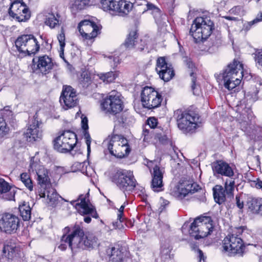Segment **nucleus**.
<instances>
[{"instance_id": "obj_1", "label": "nucleus", "mask_w": 262, "mask_h": 262, "mask_svg": "<svg viewBox=\"0 0 262 262\" xmlns=\"http://www.w3.org/2000/svg\"><path fill=\"white\" fill-rule=\"evenodd\" d=\"M244 73L243 64L239 61L234 60L229 63L222 75L225 88L228 90H231L238 85L243 77L246 78L248 77Z\"/></svg>"}, {"instance_id": "obj_2", "label": "nucleus", "mask_w": 262, "mask_h": 262, "mask_svg": "<svg viewBox=\"0 0 262 262\" xmlns=\"http://www.w3.org/2000/svg\"><path fill=\"white\" fill-rule=\"evenodd\" d=\"M213 29L214 23L209 18L198 17L193 21L190 34L196 42L204 41L211 35Z\"/></svg>"}, {"instance_id": "obj_3", "label": "nucleus", "mask_w": 262, "mask_h": 262, "mask_svg": "<svg viewBox=\"0 0 262 262\" xmlns=\"http://www.w3.org/2000/svg\"><path fill=\"white\" fill-rule=\"evenodd\" d=\"M244 231V227L236 228L232 234L227 236L223 241V251L228 252L231 255H243L245 246L240 235Z\"/></svg>"}, {"instance_id": "obj_4", "label": "nucleus", "mask_w": 262, "mask_h": 262, "mask_svg": "<svg viewBox=\"0 0 262 262\" xmlns=\"http://www.w3.org/2000/svg\"><path fill=\"white\" fill-rule=\"evenodd\" d=\"M103 144L107 147L112 155L117 158H123L130 151L127 139L120 135H115L107 138Z\"/></svg>"}, {"instance_id": "obj_5", "label": "nucleus", "mask_w": 262, "mask_h": 262, "mask_svg": "<svg viewBox=\"0 0 262 262\" xmlns=\"http://www.w3.org/2000/svg\"><path fill=\"white\" fill-rule=\"evenodd\" d=\"M70 203L75 208L79 214L82 215H88L84 218V221L86 223L91 222V217L97 219L98 215L95 207L90 203L89 194H80L77 199L73 200Z\"/></svg>"}, {"instance_id": "obj_6", "label": "nucleus", "mask_w": 262, "mask_h": 262, "mask_svg": "<svg viewBox=\"0 0 262 262\" xmlns=\"http://www.w3.org/2000/svg\"><path fill=\"white\" fill-rule=\"evenodd\" d=\"M213 230L212 221L210 217L196 218L191 224L189 234L196 239L207 236Z\"/></svg>"}, {"instance_id": "obj_7", "label": "nucleus", "mask_w": 262, "mask_h": 262, "mask_svg": "<svg viewBox=\"0 0 262 262\" xmlns=\"http://www.w3.org/2000/svg\"><path fill=\"white\" fill-rule=\"evenodd\" d=\"M111 180L123 191H132L137 185L133 172L125 169L116 170L111 177Z\"/></svg>"}, {"instance_id": "obj_8", "label": "nucleus", "mask_w": 262, "mask_h": 262, "mask_svg": "<svg viewBox=\"0 0 262 262\" xmlns=\"http://www.w3.org/2000/svg\"><path fill=\"white\" fill-rule=\"evenodd\" d=\"M178 127L185 133L193 131L197 126L198 117L193 113L177 110L174 112Z\"/></svg>"}, {"instance_id": "obj_9", "label": "nucleus", "mask_w": 262, "mask_h": 262, "mask_svg": "<svg viewBox=\"0 0 262 262\" xmlns=\"http://www.w3.org/2000/svg\"><path fill=\"white\" fill-rule=\"evenodd\" d=\"M77 143L76 135L69 130H64L54 140L55 149L60 152L70 151Z\"/></svg>"}, {"instance_id": "obj_10", "label": "nucleus", "mask_w": 262, "mask_h": 262, "mask_svg": "<svg viewBox=\"0 0 262 262\" xmlns=\"http://www.w3.org/2000/svg\"><path fill=\"white\" fill-rule=\"evenodd\" d=\"M235 189V180L231 178L226 179L224 187L216 185L213 188L214 199L219 204L223 203L227 198L230 200L233 198Z\"/></svg>"}, {"instance_id": "obj_11", "label": "nucleus", "mask_w": 262, "mask_h": 262, "mask_svg": "<svg viewBox=\"0 0 262 262\" xmlns=\"http://www.w3.org/2000/svg\"><path fill=\"white\" fill-rule=\"evenodd\" d=\"M101 106L105 113L114 115L120 113L123 108V103L120 94L115 91H112L103 99Z\"/></svg>"}, {"instance_id": "obj_12", "label": "nucleus", "mask_w": 262, "mask_h": 262, "mask_svg": "<svg viewBox=\"0 0 262 262\" xmlns=\"http://www.w3.org/2000/svg\"><path fill=\"white\" fill-rule=\"evenodd\" d=\"M15 46L19 52L29 55L35 54L40 48L36 38L32 34L19 36L15 41Z\"/></svg>"}, {"instance_id": "obj_13", "label": "nucleus", "mask_w": 262, "mask_h": 262, "mask_svg": "<svg viewBox=\"0 0 262 262\" xmlns=\"http://www.w3.org/2000/svg\"><path fill=\"white\" fill-rule=\"evenodd\" d=\"M9 16L19 23L26 22L31 17V11L22 1L15 0L11 3L8 10Z\"/></svg>"}, {"instance_id": "obj_14", "label": "nucleus", "mask_w": 262, "mask_h": 262, "mask_svg": "<svg viewBox=\"0 0 262 262\" xmlns=\"http://www.w3.org/2000/svg\"><path fill=\"white\" fill-rule=\"evenodd\" d=\"M83 237V227L80 225H75L70 234L62 235L61 242L67 243L72 250L77 248L84 249Z\"/></svg>"}, {"instance_id": "obj_15", "label": "nucleus", "mask_w": 262, "mask_h": 262, "mask_svg": "<svg viewBox=\"0 0 262 262\" xmlns=\"http://www.w3.org/2000/svg\"><path fill=\"white\" fill-rule=\"evenodd\" d=\"M141 101L143 106L148 109H152L159 107L161 103V95L154 88L146 86L142 91Z\"/></svg>"}, {"instance_id": "obj_16", "label": "nucleus", "mask_w": 262, "mask_h": 262, "mask_svg": "<svg viewBox=\"0 0 262 262\" xmlns=\"http://www.w3.org/2000/svg\"><path fill=\"white\" fill-rule=\"evenodd\" d=\"M201 188L195 183H191L189 181L180 182L174 185L170 189V193L176 198L182 199L186 195L193 193L198 191Z\"/></svg>"}, {"instance_id": "obj_17", "label": "nucleus", "mask_w": 262, "mask_h": 262, "mask_svg": "<svg viewBox=\"0 0 262 262\" xmlns=\"http://www.w3.org/2000/svg\"><path fill=\"white\" fill-rule=\"evenodd\" d=\"M20 220L18 216L11 213H5L0 219V230L7 234H13L19 228Z\"/></svg>"}, {"instance_id": "obj_18", "label": "nucleus", "mask_w": 262, "mask_h": 262, "mask_svg": "<svg viewBox=\"0 0 262 262\" xmlns=\"http://www.w3.org/2000/svg\"><path fill=\"white\" fill-rule=\"evenodd\" d=\"M60 102L64 110L75 106L78 102L76 91L71 86H64L60 97Z\"/></svg>"}, {"instance_id": "obj_19", "label": "nucleus", "mask_w": 262, "mask_h": 262, "mask_svg": "<svg viewBox=\"0 0 262 262\" xmlns=\"http://www.w3.org/2000/svg\"><path fill=\"white\" fill-rule=\"evenodd\" d=\"M79 32L85 39H92L96 37L99 31L98 26L89 20L81 21L78 26Z\"/></svg>"}, {"instance_id": "obj_20", "label": "nucleus", "mask_w": 262, "mask_h": 262, "mask_svg": "<svg viewBox=\"0 0 262 262\" xmlns=\"http://www.w3.org/2000/svg\"><path fill=\"white\" fill-rule=\"evenodd\" d=\"M156 70L160 78L164 81H169L174 74L171 66L166 62L164 57H160L157 59Z\"/></svg>"}, {"instance_id": "obj_21", "label": "nucleus", "mask_w": 262, "mask_h": 262, "mask_svg": "<svg viewBox=\"0 0 262 262\" xmlns=\"http://www.w3.org/2000/svg\"><path fill=\"white\" fill-rule=\"evenodd\" d=\"M13 118V114L10 110L9 107L7 106L0 110V137L2 138L7 135L10 131L9 127L6 121Z\"/></svg>"}, {"instance_id": "obj_22", "label": "nucleus", "mask_w": 262, "mask_h": 262, "mask_svg": "<svg viewBox=\"0 0 262 262\" xmlns=\"http://www.w3.org/2000/svg\"><path fill=\"white\" fill-rule=\"evenodd\" d=\"M164 170L158 165L153 168L151 187L154 191L159 192L163 189V178Z\"/></svg>"}, {"instance_id": "obj_23", "label": "nucleus", "mask_w": 262, "mask_h": 262, "mask_svg": "<svg viewBox=\"0 0 262 262\" xmlns=\"http://www.w3.org/2000/svg\"><path fill=\"white\" fill-rule=\"evenodd\" d=\"M24 135L28 142H33L41 139L42 137V131L39 128L38 122L34 120Z\"/></svg>"}, {"instance_id": "obj_24", "label": "nucleus", "mask_w": 262, "mask_h": 262, "mask_svg": "<svg viewBox=\"0 0 262 262\" xmlns=\"http://www.w3.org/2000/svg\"><path fill=\"white\" fill-rule=\"evenodd\" d=\"M16 188L11 186L4 179L0 178V199L6 201L14 200Z\"/></svg>"}, {"instance_id": "obj_25", "label": "nucleus", "mask_w": 262, "mask_h": 262, "mask_svg": "<svg viewBox=\"0 0 262 262\" xmlns=\"http://www.w3.org/2000/svg\"><path fill=\"white\" fill-rule=\"evenodd\" d=\"M3 253L8 259H13L21 256V250L15 243L7 241L4 246Z\"/></svg>"}, {"instance_id": "obj_26", "label": "nucleus", "mask_w": 262, "mask_h": 262, "mask_svg": "<svg viewBox=\"0 0 262 262\" xmlns=\"http://www.w3.org/2000/svg\"><path fill=\"white\" fill-rule=\"evenodd\" d=\"M212 170L214 173L231 178L234 175L232 168L227 163L223 161H217L212 164Z\"/></svg>"}, {"instance_id": "obj_27", "label": "nucleus", "mask_w": 262, "mask_h": 262, "mask_svg": "<svg viewBox=\"0 0 262 262\" xmlns=\"http://www.w3.org/2000/svg\"><path fill=\"white\" fill-rule=\"evenodd\" d=\"M246 206L252 213L262 214V199L248 196Z\"/></svg>"}, {"instance_id": "obj_28", "label": "nucleus", "mask_w": 262, "mask_h": 262, "mask_svg": "<svg viewBox=\"0 0 262 262\" xmlns=\"http://www.w3.org/2000/svg\"><path fill=\"white\" fill-rule=\"evenodd\" d=\"M53 62L48 56L39 57L37 63V69L42 74L49 73L52 69Z\"/></svg>"}, {"instance_id": "obj_29", "label": "nucleus", "mask_w": 262, "mask_h": 262, "mask_svg": "<svg viewBox=\"0 0 262 262\" xmlns=\"http://www.w3.org/2000/svg\"><path fill=\"white\" fill-rule=\"evenodd\" d=\"M37 181L41 187H47L50 185V181L48 176V172L43 166H39V168L36 171Z\"/></svg>"}, {"instance_id": "obj_30", "label": "nucleus", "mask_w": 262, "mask_h": 262, "mask_svg": "<svg viewBox=\"0 0 262 262\" xmlns=\"http://www.w3.org/2000/svg\"><path fill=\"white\" fill-rule=\"evenodd\" d=\"M47 196V203L51 206L54 207L58 203L60 196L53 188L46 189L43 193L42 197Z\"/></svg>"}, {"instance_id": "obj_31", "label": "nucleus", "mask_w": 262, "mask_h": 262, "mask_svg": "<svg viewBox=\"0 0 262 262\" xmlns=\"http://www.w3.org/2000/svg\"><path fill=\"white\" fill-rule=\"evenodd\" d=\"M61 23L60 15L58 13H49L46 16L45 24L51 29L59 26Z\"/></svg>"}, {"instance_id": "obj_32", "label": "nucleus", "mask_w": 262, "mask_h": 262, "mask_svg": "<svg viewBox=\"0 0 262 262\" xmlns=\"http://www.w3.org/2000/svg\"><path fill=\"white\" fill-rule=\"evenodd\" d=\"M110 259L113 262H120L122 261L123 254L119 248L112 247L107 251Z\"/></svg>"}, {"instance_id": "obj_33", "label": "nucleus", "mask_w": 262, "mask_h": 262, "mask_svg": "<svg viewBox=\"0 0 262 262\" xmlns=\"http://www.w3.org/2000/svg\"><path fill=\"white\" fill-rule=\"evenodd\" d=\"M186 65L187 66V68L190 70V76L191 77V82H192V85L191 88L194 94H196V92L195 91V89L196 88L195 86V80L196 77L195 76V71H196V68L191 61L190 59H187L186 58L185 60Z\"/></svg>"}, {"instance_id": "obj_34", "label": "nucleus", "mask_w": 262, "mask_h": 262, "mask_svg": "<svg viewBox=\"0 0 262 262\" xmlns=\"http://www.w3.org/2000/svg\"><path fill=\"white\" fill-rule=\"evenodd\" d=\"M20 215L23 220L29 221L31 216V209L28 203L23 202L19 206Z\"/></svg>"}, {"instance_id": "obj_35", "label": "nucleus", "mask_w": 262, "mask_h": 262, "mask_svg": "<svg viewBox=\"0 0 262 262\" xmlns=\"http://www.w3.org/2000/svg\"><path fill=\"white\" fill-rule=\"evenodd\" d=\"M118 13L120 15H127L132 9L133 5L126 0H120Z\"/></svg>"}, {"instance_id": "obj_36", "label": "nucleus", "mask_w": 262, "mask_h": 262, "mask_svg": "<svg viewBox=\"0 0 262 262\" xmlns=\"http://www.w3.org/2000/svg\"><path fill=\"white\" fill-rule=\"evenodd\" d=\"M119 76V72H109L105 73H101L98 75L100 79L106 83L113 82Z\"/></svg>"}, {"instance_id": "obj_37", "label": "nucleus", "mask_w": 262, "mask_h": 262, "mask_svg": "<svg viewBox=\"0 0 262 262\" xmlns=\"http://www.w3.org/2000/svg\"><path fill=\"white\" fill-rule=\"evenodd\" d=\"M138 35L136 30L131 31L128 35L123 46L126 48H132L137 42Z\"/></svg>"}, {"instance_id": "obj_38", "label": "nucleus", "mask_w": 262, "mask_h": 262, "mask_svg": "<svg viewBox=\"0 0 262 262\" xmlns=\"http://www.w3.org/2000/svg\"><path fill=\"white\" fill-rule=\"evenodd\" d=\"M97 238L93 234H88L83 237V244H84V249L86 248H93L97 245Z\"/></svg>"}, {"instance_id": "obj_39", "label": "nucleus", "mask_w": 262, "mask_h": 262, "mask_svg": "<svg viewBox=\"0 0 262 262\" xmlns=\"http://www.w3.org/2000/svg\"><path fill=\"white\" fill-rule=\"evenodd\" d=\"M89 0H74L72 4V11L80 10L89 4Z\"/></svg>"}, {"instance_id": "obj_40", "label": "nucleus", "mask_w": 262, "mask_h": 262, "mask_svg": "<svg viewBox=\"0 0 262 262\" xmlns=\"http://www.w3.org/2000/svg\"><path fill=\"white\" fill-rule=\"evenodd\" d=\"M21 181L24 183L25 186L30 190L33 189V185L29 174L27 173H23L20 176Z\"/></svg>"}, {"instance_id": "obj_41", "label": "nucleus", "mask_w": 262, "mask_h": 262, "mask_svg": "<svg viewBox=\"0 0 262 262\" xmlns=\"http://www.w3.org/2000/svg\"><path fill=\"white\" fill-rule=\"evenodd\" d=\"M114 0H101L100 7L105 11H112Z\"/></svg>"}, {"instance_id": "obj_42", "label": "nucleus", "mask_w": 262, "mask_h": 262, "mask_svg": "<svg viewBox=\"0 0 262 262\" xmlns=\"http://www.w3.org/2000/svg\"><path fill=\"white\" fill-rule=\"evenodd\" d=\"M124 208V206L121 205V206L120 207V208L118 210L119 213L118 214V220H119V221H117L116 222L113 223V225L114 227V228H115L121 229L123 227V225L121 224V222H122L121 219H122V215L123 214Z\"/></svg>"}, {"instance_id": "obj_43", "label": "nucleus", "mask_w": 262, "mask_h": 262, "mask_svg": "<svg viewBox=\"0 0 262 262\" xmlns=\"http://www.w3.org/2000/svg\"><path fill=\"white\" fill-rule=\"evenodd\" d=\"M57 38L60 44V55L63 54L64 47L65 46V35L63 31V29H61V33L58 35ZM61 55H60L61 56Z\"/></svg>"}, {"instance_id": "obj_44", "label": "nucleus", "mask_w": 262, "mask_h": 262, "mask_svg": "<svg viewBox=\"0 0 262 262\" xmlns=\"http://www.w3.org/2000/svg\"><path fill=\"white\" fill-rule=\"evenodd\" d=\"M147 123L150 128H155L158 124V121L155 117H150L147 119Z\"/></svg>"}, {"instance_id": "obj_45", "label": "nucleus", "mask_w": 262, "mask_h": 262, "mask_svg": "<svg viewBox=\"0 0 262 262\" xmlns=\"http://www.w3.org/2000/svg\"><path fill=\"white\" fill-rule=\"evenodd\" d=\"M196 254L199 259V262H205L206 257L202 250L198 249L195 250Z\"/></svg>"}, {"instance_id": "obj_46", "label": "nucleus", "mask_w": 262, "mask_h": 262, "mask_svg": "<svg viewBox=\"0 0 262 262\" xmlns=\"http://www.w3.org/2000/svg\"><path fill=\"white\" fill-rule=\"evenodd\" d=\"M242 8L240 6H235L230 10L229 13L231 14L238 15L241 14Z\"/></svg>"}, {"instance_id": "obj_47", "label": "nucleus", "mask_w": 262, "mask_h": 262, "mask_svg": "<svg viewBox=\"0 0 262 262\" xmlns=\"http://www.w3.org/2000/svg\"><path fill=\"white\" fill-rule=\"evenodd\" d=\"M255 58L256 62L262 67V49L256 53Z\"/></svg>"}, {"instance_id": "obj_48", "label": "nucleus", "mask_w": 262, "mask_h": 262, "mask_svg": "<svg viewBox=\"0 0 262 262\" xmlns=\"http://www.w3.org/2000/svg\"><path fill=\"white\" fill-rule=\"evenodd\" d=\"M236 205L239 209H242L244 207V202L241 200L239 195H236L235 196Z\"/></svg>"}, {"instance_id": "obj_49", "label": "nucleus", "mask_w": 262, "mask_h": 262, "mask_svg": "<svg viewBox=\"0 0 262 262\" xmlns=\"http://www.w3.org/2000/svg\"><path fill=\"white\" fill-rule=\"evenodd\" d=\"M255 25V24H254V21H253L252 20L250 21L247 22L246 23L244 24L243 28L242 30H244L245 31H248L251 29V27L253 25Z\"/></svg>"}, {"instance_id": "obj_50", "label": "nucleus", "mask_w": 262, "mask_h": 262, "mask_svg": "<svg viewBox=\"0 0 262 262\" xmlns=\"http://www.w3.org/2000/svg\"><path fill=\"white\" fill-rule=\"evenodd\" d=\"M86 139V144L87 145L88 154L90 152L91 137L89 134L85 133L84 135Z\"/></svg>"}, {"instance_id": "obj_51", "label": "nucleus", "mask_w": 262, "mask_h": 262, "mask_svg": "<svg viewBox=\"0 0 262 262\" xmlns=\"http://www.w3.org/2000/svg\"><path fill=\"white\" fill-rule=\"evenodd\" d=\"M116 121H117L119 124H122L125 125L128 123L126 118H124L123 115H121L120 117H118Z\"/></svg>"}, {"instance_id": "obj_52", "label": "nucleus", "mask_w": 262, "mask_h": 262, "mask_svg": "<svg viewBox=\"0 0 262 262\" xmlns=\"http://www.w3.org/2000/svg\"><path fill=\"white\" fill-rule=\"evenodd\" d=\"M119 1L120 0H114L113 5V12H117L119 10Z\"/></svg>"}, {"instance_id": "obj_53", "label": "nucleus", "mask_w": 262, "mask_h": 262, "mask_svg": "<svg viewBox=\"0 0 262 262\" xmlns=\"http://www.w3.org/2000/svg\"><path fill=\"white\" fill-rule=\"evenodd\" d=\"M88 119L86 117H84L82 118L81 124L82 128L86 130L88 128Z\"/></svg>"}, {"instance_id": "obj_54", "label": "nucleus", "mask_w": 262, "mask_h": 262, "mask_svg": "<svg viewBox=\"0 0 262 262\" xmlns=\"http://www.w3.org/2000/svg\"><path fill=\"white\" fill-rule=\"evenodd\" d=\"M149 130L148 129L144 128L143 130L142 135L144 136L143 140L146 141L149 139Z\"/></svg>"}, {"instance_id": "obj_55", "label": "nucleus", "mask_w": 262, "mask_h": 262, "mask_svg": "<svg viewBox=\"0 0 262 262\" xmlns=\"http://www.w3.org/2000/svg\"><path fill=\"white\" fill-rule=\"evenodd\" d=\"M162 202H161V206L159 208V210H160V212L163 211V210L164 209L165 206H166L169 203V202L167 200L162 199Z\"/></svg>"}, {"instance_id": "obj_56", "label": "nucleus", "mask_w": 262, "mask_h": 262, "mask_svg": "<svg viewBox=\"0 0 262 262\" xmlns=\"http://www.w3.org/2000/svg\"><path fill=\"white\" fill-rule=\"evenodd\" d=\"M252 21H254V24L255 25L259 22L262 21V13L259 12L256 16V18H254Z\"/></svg>"}, {"instance_id": "obj_57", "label": "nucleus", "mask_w": 262, "mask_h": 262, "mask_svg": "<svg viewBox=\"0 0 262 262\" xmlns=\"http://www.w3.org/2000/svg\"><path fill=\"white\" fill-rule=\"evenodd\" d=\"M61 243L58 246V248L61 250L63 251L66 249L68 244L64 242H62L61 241Z\"/></svg>"}, {"instance_id": "obj_58", "label": "nucleus", "mask_w": 262, "mask_h": 262, "mask_svg": "<svg viewBox=\"0 0 262 262\" xmlns=\"http://www.w3.org/2000/svg\"><path fill=\"white\" fill-rule=\"evenodd\" d=\"M224 18L225 19L229 20H233V21H237L238 18L236 17H232V16H224Z\"/></svg>"}, {"instance_id": "obj_59", "label": "nucleus", "mask_w": 262, "mask_h": 262, "mask_svg": "<svg viewBox=\"0 0 262 262\" xmlns=\"http://www.w3.org/2000/svg\"><path fill=\"white\" fill-rule=\"evenodd\" d=\"M245 112H246L248 114L247 115V117L248 120H250L252 119V112L250 109H247V111H245Z\"/></svg>"}, {"instance_id": "obj_60", "label": "nucleus", "mask_w": 262, "mask_h": 262, "mask_svg": "<svg viewBox=\"0 0 262 262\" xmlns=\"http://www.w3.org/2000/svg\"><path fill=\"white\" fill-rule=\"evenodd\" d=\"M37 165V164L36 163H35L31 161V162L30 165V169H29V170L30 171L31 169L32 170H33L34 169H35L36 170V167Z\"/></svg>"}, {"instance_id": "obj_61", "label": "nucleus", "mask_w": 262, "mask_h": 262, "mask_svg": "<svg viewBox=\"0 0 262 262\" xmlns=\"http://www.w3.org/2000/svg\"><path fill=\"white\" fill-rule=\"evenodd\" d=\"M245 114L244 113H242V114L241 115V118H242V120H243L244 121V123H246L247 122L246 119V117L245 116Z\"/></svg>"}, {"instance_id": "obj_62", "label": "nucleus", "mask_w": 262, "mask_h": 262, "mask_svg": "<svg viewBox=\"0 0 262 262\" xmlns=\"http://www.w3.org/2000/svg\"><path fill=\"white\" fill-rule=\"evenodd\" d=\"M147 7L148 9H152L154 8H155V6L152 4H147Z\"/></svg>"}, {"instance_id": "obj_63", "label": "nucleus", "mask_w": 262, "mask_h": 262, "mask_svg": "<svg viewBox=\"0 0 262 262\" xmlns=\"http://www.w3.org/2000/svg\"><path fill=\"white\" fill-rule=\"evenodd\" d=\"M114 61L115 62V64H117L119 63V59L118 57L114 58Z\"/></svg>"}, {"instance_id": "obj_64", "label": "nucleus", "mask_w": 262, "mask_h": 262, "mask_svg": "<svg viewBox=\"0 0 262 262\" xmlns=\"http://www.w3.org/2000/svg\"><path fill=\"white\" fill-rule=\"evenodd\" d=\"M153 164V162L152 161H150V163H148V166L149 167H150V166H151V164Z\"/></svg>"}]
</instances>
